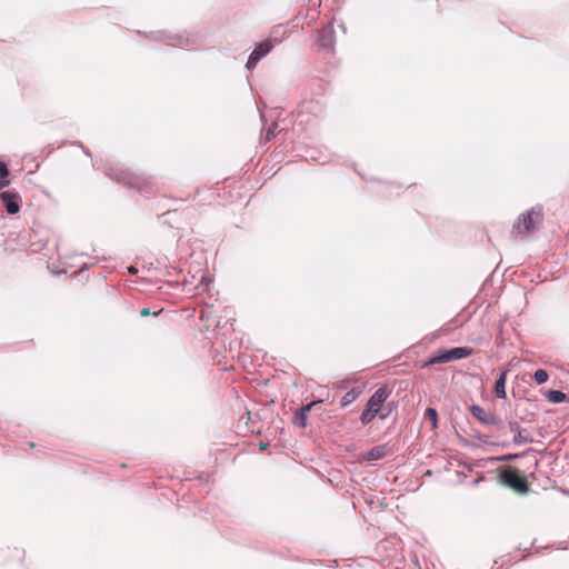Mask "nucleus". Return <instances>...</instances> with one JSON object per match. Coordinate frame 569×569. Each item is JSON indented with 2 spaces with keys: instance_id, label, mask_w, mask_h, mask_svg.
<instances>
[{
  "instance_id": "f257e3e1",
  "label": "nucleus",
  "mask_w": 569,
  "mask_h": 569,
  "mask_svg": "<svg viewBox=\"0 0 569 569\" xmlns=\"http://www.w3.org/2000/svg\"><path fill=\"white\" fill-rule=\"evenodd\" d=\"M151 38L159 42L180 49H196L203 43V37L198 33H169L167 31H156Z\"/></svg>"
},
{
  "instance_id": "f03ea898",
  "label": "nucleus",
  "mask_w": 569,
  "mask_h": 569,
  "mask_svg": "<svg viewBox=\"0 0 569 569\" xmlns=\"http://www.w3.org/2000/svg\"><path fill=\"white\" fill-rule=\"evenodd\" d=\"M103 171L107 177L118 183L136 188L141 193L148 192L147 181L140 176H137L114 164H106Z\"/></svg>"
},
{
  "instance_id": "7ed1b4c3",
  "label": "nucleus",
  "mask_w": 569,
  "mask_h": 569,
  "mask_svg": "<svg viewBox=\"0 0 569 569\" xmlns=\"http://www.w3.org/2000/svg\"><path fill=\"white\" fill-rule=\"evenodd\" d=\"M543 220V208L542 206H535L529 210L522 212L517 221L512 226V233L515 234H531L536 228Z\"/></svg>"
},
{
  "instance_id": "20e7f679",
  "label": "nucleus",
  "mask_w": 569,
  "mask_h": 569,
  "mask_svg": "<svg viewBox=\"0 0 569 569\" xmlns=\"http://www.w3.org/2000/svg\"><path fill=\"white\" fill-rule=\"evenodd\" d=\"M499 481L501 485L509 487L517 492L526 493L529 488L523 478H521L516 468L511 466H502L498 469Z\"/></svg>"
},
{
  "instance_id": "39448f33",
  "label": "nucleus",
  "mask_w": 569,
  "mask_h": 569,
  "mask_svg": "<svg viewBox=\"0 0 569 569\" xmlns=\"http://www.w3.org/2000/svg\"><path fill=\"white\" fill-rule=\"evenodd\" d=\"M472 353V349L469 347H453L451 349H438L435 351L429 363H446L455 360H461L469 357Z\"/></svg>"
},
{
  "instance_id": "423d86ee",
  "label": "nucleus",
  "mask_w": 569,
  "mask_h": 569,
  "mask_svg": "<svg viewBox=\"0 0 569 569\" xmlns=\"http://www.w3.org/2000/svg\"><path fill=\"white\" fill-rule=\"evenodd\" d=\"M277 39L269 38L256 44L252 52L249 54L246 68L252 70L257 67L259 61L264 58L276 46Z\"/></svg>"
},
{
  "instance_id": "0eeeda50",
  "label": "nucleus",
  "mask_w": 569,
  "mask_h": 569,
  "mask_svg": "<svg viewBox=\"0 0 569 569\" xmlns=\"http://www.w3.org/2000/svg\"><path fill=\"white\" fill-rule=\"evenodd\" d=\"M471 416L477 419L480 423L485 426H497L500 427L503 425L500 416L492 411L485 410L479 405H472L470 408Z\"/></svg>"
},
{
  "instance_id": "6e6552de",
  "label": "nucleus",
  "mask_w": 569,
  "mask_h": 569,
  "mask_svg": "<svg viewBox=\"0 0 569 569\" xmlns=\"http://www.w3.org/2000/svg\"><path fill=\"white\" fill-rule=\"evenodd\" d=\"M318 44L320 48L327 50L328 52L335 51L336 31L332 22H329L319 30Z\"/></svg>"
},
{
  "instance_id": "1a4fd4ad",
  "label": "nucleus",
  "mask_w": 569,
  "mask_h": 569,
  "mask_svg": "<svg viewBox=\"0 0 569 569\" xmlns=\"http://www.w3.org/2000/svg\"><path fill=\"white\" fill-rule=\"evenodd\" d=\"M390 395L391 390L387 386H381L370 396L366 407L373 410L376 415L380 413V409H382Z\"/></svg>"
},
{
  "instance_id": "9d476101",
  "label": "nucleus",
  "mask_w": 569,
  "mask_h": 569,
  "mask_svg": "<svg viewBox=\"0 0 569 569\" xmlns=\"http://www.w3.org/2000/svg\"><path fill=\"white\" fill-rule=\"evenodd\" d=\"M0 199L7 210L10 214H16L21 209V197L16 191H2L0 193Z\"/></svg>"
},
{
  "instance_id": "9b49d317",
  "label": "nucleus",
  "mask_w": 569,
  "mask_h": 569,
  "mask_svg": "<svg viewBox=\"0 0 569 569\" xmlns=\"http://www.w3.org/2000/svg\"><path fill=\"white\" fill-rule=\"evenodd\" d=\"M508 372H509L508 369L501 370L500 373L498 375L496 381H495V395L499 399H506L507 398L506 381H507Z\"/></svg>"
},
{
  "instance_id": "f8f14e48",
  "label": "nucleus",
  "mask_w": 569,
  "mask_h": 569,
  "mask_svg": "<svg viewBox=\"0 0 569 569\" xmlns=\"http://www.w3.org/2000/svg\"><path fill=\"white\" fill-rule=\"evenodd\" d=\"M387 455L386 446L378 445L372 447L366 455H363L365 461H373L382 459Z\"/></svg>"
},
{
  "instance_id": "ddd939ff",
  "label": "nucleus",
  "mask_w": 569,
  "mask_h": 569,
  "mask_svg": "<svg viewBox=\"0 0 569 569\" xmlns=\"http://www.w3.org/2000/svg\"><path fill=\"white\" fill-rule=\"evenodd\" d=\"M546 397H547L548 401L553 405H559V403L569 401L567 395L563 391L557 390V389H550L546 393Z\"/></svg>"
},
{
  "instance_id": "4468645a",
  "label": "nucleus",
  "mask_w": 569,
  "mask_h": 569,
  "mask_svg": "<svg viewBox=\"0 0 569 569\" xmlns=\"http://www.w3.org/2000/svg\"><path fill=\"white\" fill-rule=\"evenodd\" d=\"M362 390L359 387L352 388L351 390L347 391L342 398H341V407H347L351 405L360 395Z\"/></svg>"
},
{
  "instance_id": "2eb2a0df",
  "label": "nucleus",
  "mask_w": 569,
  "mask_h": 569,
  "mask_svg": "<svg viewBox=\"0 0 569 569\" xmlns=\"http://www.w3.org/2000/svg\"><path fill=\"white\" fill-rule=\"evenodd\" d=\"M423 418L430 421L431 429H436L438 427V412L435 408L428 407L425 410Z\"/></svg>"
},
{
  "instance_id": "dca6fc26",
  "label": "nucleus",
  "mask_w": 569,
  "mask_h": 569,
  "mask_svg": "<svg viewBox=\"0 0 569 569\" xmlns=\"http://www.w3.org/2000/svg\"><path fill=\"white\" fill-rule=\"evenodd\" d=\"M523 429L518 431L515 436H513V439H512V442L516 445V446H521V445H526V443H532L533 442V439L530 435H523Z\"/></svg>"
},
{
  "instance_id": "f3484780",
  "label": "nucleus",
  "mask_w": 569,
  "mask_h": 569,
  "mask_svg": "<svg viewBox=\"0 0 569 569\" xmlns=\"http://www.w3.org/2000/svg\"><path fill=\"white\" fill-rule=\"evenodd\" d=\"M377 417V415L373 412V410L371 409H368L366 407V409L361 412L360 417H359V420L361 422V425L363 426H367L369 425L375 418Z\"/></svg>"
},
{
  "instance_id": "a211bd4d",
  "label": "nucleus",
  "mask_w": 569,
  "mask_h": 569,
  "mask_svg": "<svg viewBox=\"0 0 569 569\" xmlns=\"http://www.w3.org/2000/svg\"><path fill=\"white\" fill-rule=\"evenodd\" d=\"M532 378H533V381L540 386L548 381L549 375L545 369H538L533 372Z\"/></svg>"
},
{
  "instance_id": "6ab92c4d",
  "label": "nucleus",
  "mask_w": 569,
  "mask_h": 569,
  "mask_svg": "<svg viewBox=\"0 0 569 569\" xmlns=\"http://www.w3.org/2000/svg\"><path fill=\"white\" fill-rule=\"evenodd\" d=\"M473 438L479 440L480 442H482L485 445L502 446V447L508 446V443H506V442H492V441H490V437L488 435H483V433H480V432L473 433Z\"/></svg>"
},
{
  "instance_id": "aec40b11",
  "label": "nucleus",
  "mask_w": 569,
  "mask_h": 569,
  "mask_svg": "<svg viewBox=\"0 0 569 569\" xmlns=\"http://www.w3.org/2000/svg\"><path fill=\"white\" fill-rule=\"evenodd\" d=\"M293 422L296 426L305 428L307 426V416L300 410H297L295 413Z\"/></svg>"
},
{
  "instance_id": "412c9836",
  "label": "nucleus",
  "mask_w": 569,
  "mask_h": 569,
  "mask_svg": "<svg viewBox=\"0 0 569 569\" xmlns=\"http://www.w3.org/2000/svg\"><path fill=\"white\" fill-rule=\"evenodd\" d=\"M9 176V169L4 161L0 160V178H7Z\"/></svg>"
},
{
  "instance_id": "4be33fe9",
  "label": "nucleus",
  "mask_w": 569,
  "mask_h": 569,
  "mask_svg": "<svg viewBox=\"0 0 569 569\" xmlns=\"http://www.w3.org/2000/svg\"><path fill=\"white\" fill-rule=\"evenodd\" d=\"M277 128L278 126L276 124L273 128H269L266 132V139L267 141L271 140L272 138L276 137L277 134Z\"/></svg>"
},
{
  "instance_id": "5701e85b",
  "label": "nucleus",
  "mask_w": 569,
  "mask_h": 569,
  "mask_svg": "<svg viewBox=\"0 0 569 569\" xmlns=\"http://www.w3.org/2000/svg\"><path fill=\"white\" fill-rule=\"evenodd\" d=\"M318 402H319V401H312V402H310V403H308V405H306V406H302L299 410H300L301 412H303V413H305V416H308V413L310 412V410L312 409V407H313L315 405H317Z\"/></svg>"
},
{
  "instance_id": "b1692460",
  "label": "nucleus",
  "mask_w": 569,
  "mask_h": 569,
  "mask_svg": "<svg viewBox=\"0 0 569 569\" xmlns=\"http://www.w3.org/2000/svg\"><path fill=\"white\" fill-rule=\"evenodd\" d=\"M521 455L520 453H507V455H502V458H503V461H512V460H516L518 458H520Z\"/></svg>"
},
{
  "instance_id": "393cba45",
  "label": "nucleus",
  "mask_w": 569,
  "mask_h": 569,
  "mask_svg": "<svg viewBox=\"0 0 569 569\" xmlns=\"http://www.w3.org/2000/svg\"><path fill=\"white\" fill-rule=\"evenodd\" d=\"M509 429H510L511 431H513V432H515V435H516L518 431L522 430V428L519 426V423H518L517 421H510V422H509Z\"/></svg>"
},
{
  "instance_id": "a878e982",
  "label": "nucleus",
  "mask_w": 569,
  "mask_h": 569,
  "mask_svg": "<svg viewBox=\"0 0 569 569\" xmlns=\"http://www.w3.org/2000/svg\"><path fill=\"white\" fill-rule=\"evenodd\" d=\"M390 415H391V412H389L388 410L383 411L382 409H380V413H377V417L380 420H386Z\"/></svg>"
},
{
  "instance_id": "bb28decb",
  "label": "nucleus",
  "mask_w": 569,
  "mask_h": 569,
  "mask_svg": "<svg viewBox=\"0 0 569 569\" xmlns=\"http://www.w3.org/2000/svg\"><path fill=\"white\" fill-rule=\"evenodd\" d=\"M387 406H388V411L392 412L397 408L398 403L396 401H390L387 403Z\"/></svg>"
},
{
  "instance_id": "cd10ccee",
  "label": "nucleus",
  "mask_w": 569,
  "mask_h": 569,
  "mask_svg": "<svg viewBox=\"0 0 569 569\" xmlns=\"http://www.w3.org/2000/svg\"><path fill=\"white\" fill-rule=\"evenodd\" d=\"M10 183V180L6 178H0V190L4 187H7Z\"/></svg>"
},
{
  "instance_id": "c85d7f7f",
  "label": "nucleus",
  "mask_w": 569,
  "mask_h": 569,
  "mask_svg": "<svg viewBox=\"0 0 569 569\" xmlns=\"http://www.w3.org/2000/svg\"><path fill=\"white\" fill-rule=\"evenodd\" d=\"M140 315L142 317L150 316L151 315V310L149 308H143V309L140 310Z\"/></svg>"
},
{
  "instance_id": "c756f323",
  "label": "nucleus",
  "mask_w": 569,
  "mask_h": 569,
  "mask_svg": "<svg viewBox=\"0 0 569 569\" xmlns=\"http://www.w3.org/2000/svg\"><path fill=\"white\" fill-rule=\"evenodd\" d=\"M489 460L490 461H503V458H502V456H498V457H491Z\"/></svg>"
},
{
  "instance_id": "7c9ffc66",
  "label": "nucleus",
  "mask_w": 569,
  "mask_h": 569,
  "mask_svg": "<svg viewBox=\"0 0 569 569\" xmlns=\"http://www.w3.org/2000/svg\"><path fill=\"white\" fill-rule=\"evenodd\" d=\"M348 381L343 380L339 383L340 388H345L347 386Z\"/></svg>"
},
{
  "instance_id": "2f4dec72",
  "label": "nucleus",
  "mask_w": 569,
  "mask_h": 569,
  "mask_svg": "<svg viewBox=\"0 0 569 569\" xmlns=\"http://www.w3.org/2000/svg\"><path fill=\"white\" fill-rule=\"evenodd\" d=\"M207 281L206 277H201L200 284H203Z\"/></svg>"
},
{
  "instance_id": "473e14b6",
  "label": "nucleus",
  "mask_w": 569,
  "mask_h": 569,
  "mask_svg": "<svg viewBox=\"0 0 569 569\" xmlns=\"http://www.w3.org/2000/svg\"><path fill=\"white\" fill-rule=\"evenodd\" d=\"M266 448H267V445H264V443L260 445V449L264 450Z\"/></svg>"
}]
</instances>
